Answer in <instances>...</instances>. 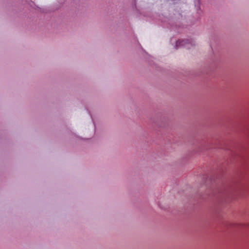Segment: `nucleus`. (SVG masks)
I'll use <instances>...</instances> for the list:
<instances>
[{"mask_svg": "<svg viewBox=\"0 0 249 249\" xmlns=\"http://www.w3.org/2000/svg\"><path fill=\"white\" fill-rule=\"evenodd\" d=\"M183 42L184 41L183 40H178L176 42V46L178 47V46H181L183 44Z\"/></svg>", "mask_w": 249, "mask_h": 249, "instance_id": "1", "label": "nucleus"}]
</instances>
